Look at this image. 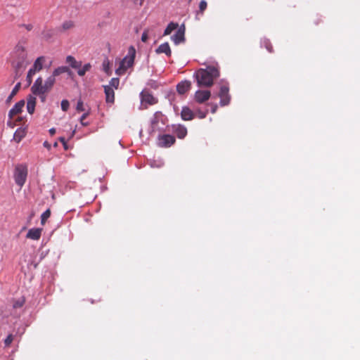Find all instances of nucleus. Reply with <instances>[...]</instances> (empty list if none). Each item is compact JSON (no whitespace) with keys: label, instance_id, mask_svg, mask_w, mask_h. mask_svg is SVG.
<instances>
[{"label":"nucleus","instance_id":"f257e3e1","mask_svg":"<svg viewBox=\"0 0 360 360\" xmlns=\"http://www.w3.org/2000/svg\"><path fill=\"white\" fill-rule=\"evenodd\" d=\"M11 65L14 69L15 79L19 78L27 65L29 64L27 61V53L25 44L19 42L14 48L11 55Z\"/></svg>","mask_w":360,"mask_h":360},{"label":"nucleus","instance_id":"f03ea898","mask_svg":"<svg viewBox=\"0 0 360 360\" xmlns=\"http://www.w3.org/2000/svg\"><path fill=\"white\" fill-rule=\"evenodd\" d=\"M219 77L218 68L212 65L206 68H200L194 74L199 87H210L214 84V81Z\"/></svg>","mask_w":360,"mask_h":360},{"label":"nucleus","instance_id":"7ed1b4c3","mask_svg":"<svg viewBox=\"0 0 360 360\" xmlns=\"http://www.w3.org/2000/svg\"><path fill=\"white\" fill-rule=\"evenodd\" d=\"M135 56L136 49L132 46H129L127 56L120 62V65L116 69L115 73L117 75H124L129 68L133 66Z\"/></svg>","mask_w":360,"mask_h":360},{"label":"nucleus","instance_id":"20e7f679","mask_svg":"<svg viewBox=\"0 0 360 360\" xmlns=\"http://www.w3.org/2000/svg\"><path fill=\"white\" fill-rule=\"evenodd\" d=\"M32 93L39 97L41 102H45L46 99V94L49 91L45 88V85L43 84V79L41 77H38L32 86L31 87Z\"/></svg>","mask_w":360,"mask_h":360},{"label":"nucleus","instance_id":"39448f33","mask_svg":"<svg viewBox=\"0 0 360 360\" xmlns=\"http://www.w3.org/2000/svg\"><path fill=\"white\" fill-rule=\"evenodd\" d=\"M27 176V168L25 165H18L15 167L14 171L15 182L20 188L25 184Z\"/></svg>","mask_w":360,"mask_h":360},{"label":"nucleus","instance_id":"423d86ee","mask_svg":"<svg viewBox=\"0 0 360 360\" xmlns=\"http://www.w3.org/2000/svg\"><path fill=\"white\" fill-rule=\"evenodd\" d=\"M229 89L227 86H221L219 92L220 98V105L221 106L227 105L230 103L231 96L229 94Z\"/></svg>","mask_w":360,"mask_h":360},{"label":"nucleus","instance_id":"0eeeda50","mask_svg":"<svg viewBox=\"0 0 360 360\" xmlns=\"http://www.w3.org/2000/svg\"><path fill=\"white\" fill-rule=\"evenodd\" d=\"M211 96V92L209 90H198L194 95V100L198 103H203L208 101Z\"/></svg>","mask_w":360,"mask_h":360},{"label":"nucleus","instance_id":"6e6552de","mask_svg":"<svg viewBox=\"0 0 360 360\" xmlns=\"http://www.w3.org/2000/svg\"><path fill=\"white\" fill-rule=\"evenodd\" d=\"M175 142V138L169 134H165L159 136L158 137V146L160 147H169L173 145Z\"/></svg>","mask_w":360,"mask_h":360},{"label":"nucleus","instance_id":"1a4fd4ad","mask_svg":"<svg viewBox=\"0 0 360 360\" xmlns=\"http://www.w3.org/2000/svg\"><path fill=\"white\" fill-rule=\"evenodd\" d=\"M46 58L44 56L38 57L34 62L32 67L29 70L30 73L35 75L37 72L42 70Z\"/></svg>","mask_w":360,"mask_h":360},{"label":"nucleus","instance_id":"9d476101","mask_svg":"<svg viewBox=\"0 0 360 360\" xmlns=\"http://www.w3.org/2000/svg\"><path fill=\"white\" fill-rule=\"evenodd\" d=\"M141 98L142 103H146L149 105H153L158 102L157 99L146 91H143L141 93Z\"/></svg>","mask_w":360,"mask_h":360},{"label":"nucleus","instance_id":"9b49d317","mask_svg":"<svg viewBox=\"0 0 360 360\" xmlns=\"http://www.w3.org/2000/svg\"><path fill=\"white\" fill-rule=\"evenodd\" d=\"M25 105V101L21 100L16 103L15 105L8 112V117L10 119H12L13 116L21 112L22 108Z\"/></svg>","mask_w":360,"mask_h":360},{"label":"nucleus","instance_id":"f8f14e48","mask_svg":"<svg viewBox=\"0 0 360 360\" xmlns=\"http://www.w3.org/2000/svg\"><path fill=\"white\" fill-rule=\"evenodd\" d=\"M191 88V82L190 81H183L177 84L176 90L179 94H184L188 91H189Z\"/></svg>","mask_w":360,"mask_h":360},{"label":"nucleus","instance_id":"ddd939ff","mask_svg":"<svg viewBox=\"0 0 360 360\" xmlns=\"http://www.w3.org/2000/svg\"><path fill=\"white\" fill-rule=\"evenodd\" d=\"M162 118H163V115L160 112H156L154 114L153 118L151 120L152 131H155L159 129L158 123L160 121H161L162 122Z\"/></svg>","mask_w":360,"mask_h":360},{"label":"nucleus","instance_id":"4468645a","mask_svg":"<svg viewBox=\"0 0 360 360\" xmlns=\"http://www.w3.org/2000/svg\"><path fill=\"white\" fill-rule=\"evenodd\" d=\"M105 100L107 103H113L115 101L114 89L110 86H104Z\"/></svg>","mask_w":360,"mask_h":360},{"label":"nucleus","instance_id":"2eb2a0df","mask_svg":"<svg viewBox=\"0 0 360 360\" xmlns=\"http://www.w3.org/2000/svg\"><path fill=\"white\" fill-rule=\"evenodd\" d=\"M171 38L175 44H179L181 42H183L184 41V29H179Z\"/></svg>","mask_w":360,"mask_h":360},{"label":"nucleus","instance_id":"dca6fc26","mask_svg":"<svg viewBox=\"0 0 360 360\" xmlns=\"http://www.w3.org/2000/svg\"><path fill=\"white\" fill-rule=\"evenodd\" d=\"M41 235V229H31L28 231L27 233V238L32 240H39Z\"/></svg>","mask_w":360,"mask_h":360},{"label":"nucleus","instance_id":"f3484780","mask_svg":"<svg viewBox=\"0 0 360 360\" xmlns=\"http://www.w3.org/2000/svg\"><path fill=\"white\" fill-rule=\"evenodd\" d=\"M155 51L157 53H165L167 56H170L172 53L169 45L167 42L160 45Z\"/></svg>","mask_w":360,"mask_h":360},{"label":"nucleus","instance_id":"a211bd4d","mask_svg":"<svg viewBox=\"0 0 360 360\" xmlns=\"http://www.w3.org/2000/svg\"><path fill=\"white\" fill-rule=\"evenodd\" d=\"M36 105V98L34 96H30L27 101V110L30 114H33L34 112Z\"/></svg>","mask_w":360,"mask_h":360},{"label":"nucleus","instance_id":"6ab92c4d","mask_svg":"<svg viewBox=\"0 0 360 360\" xmlns=\"http://www.w3.org/2000/svg\"><path fill=\"white\" fill-rule=\"evenodd\" d=\"M174 131L179 139H184L187 134L186 128L181 125L174 126Z\"/></svg>","mask_w":360,"mask_h":360},{"label":"nucleus","instance_id":"aec40b11","mask_svg":"<svg viewBox=\"0 0 360 360\" xmlns=\"http://www.w3.org/2000/svg\"><path fill=\"white\" fill-rule=\"evenodd\" d=\"M181 115L184 120H191L193 118V111L188 107L182 108Z\"/></svg>","mask_w":360,"mask_h":360},{"label":"nucleus","instance_id":"412c9836","mask_svg":"<svg viewBox=\"0 0 360 360\" xmlns=\"http://www.w3.org/2000/svg\"><path fill=\"white\" fill-rule=\"evenodd\" d=\"M26 135V131L23 128H18L14 133L13 140L19 143Z\"/></svg>","mask_w":360,"mask_h":360},{"label":"nucleus","instance_id":"4be33fe9","mask_svg":"<svg viewBox=\"0 0 360 360\" xmlns=\"http://www.w3.org/2000/svg\"><path fill=\"white\" fill-rule=\"evenodd\" d=\"M66 62L74 69L79 68L82 65V62L77 61L72 56H67Z\"/></svg>","mask_w":360,"mask_h":360},{"label":"nucleus","instance_id":"5701e85b","mask_svg":"<svg viewBox=\"0 0 360 360\" xmlns=\"http://www.w3.org/2000/svg\"><path fill=\"white\" fill-rule=\"evenodd\" d=\"M56 82V77H53L52 75L49 76L45 81L44 85L45 88L47 89L49 91L53 86L54 84Z\"/></svg>","mask_w":360,"mask_h":360},{"label":"nucleus","instance_id":"b1692460","mask_svg":"<svg viewBox=\"0 0 360 360\" xmlns=\"http://www.w3.org/2000/svg\"><path fill=\"white\" fill-rule=\"evenodd\" d=\"M69 71V68L67 67V66H60V67H58L57 68H56L53 73H52V75L53 77H57L63 73H65L66 72Z\"/></svg>","mask_w":360,"mask_h":360},{"label":"nucleus","instance_id":"393cba45","mask_svg":"<svg viewBox=\"0 0 360 360\" xmlns=\"http://www.w3.org/2000/svg\"><path fill=\"white\" fill-rule=\"evenodd\" d=\"M20 86H21V84L20 82H18L15 86V87L13 88V89L12 90L11 94L8 96V97L6 99V103H9L12 98H13L14 96L16 95V94L18 92L20 88Z\"/></svg>","mask_w":360,"mask_h":360},{"label":"nucleus","instance_id":"a878e982","mask_svg":"<svg viewBox=\"0 0 360 360\" xmlns=\"http://www.w3.org/2000/svg\"><path fill=\"white\" fill-rule=\"evenodd\" d=\"M55 35V31L53 30H45L42 32V37L45 40H49Z\"/></svg>","mask_w":360,"mask_h":360},{"label":"nucleus","instance_id":"bb28decb","mask_svg":"<svg viewBox=\"0 0 360 360\" xmlns=\"http://www.w3.org/2000/svg\"><path fill=\"white\" fill-rule=\"evenodd\" d=\"M91 68V65L90 63L85 64L82 68H78L77 74L79 76H84L86 72L89 71Z\"/></svg>","mask_w":360,"mask_h":360},{"label":"nucleus","instance_id":"cd10ccee","mask_svg":"<svg viewBox=\"0 0 360 360\" xmlns=\"http://www.w3.org/2000/svg\"><path fill=\"white\" fill-rule=\"evenodd\" d=\"M178 27V24L176 23H174V22H170L167 27H166V29L165 30V32H164V35H168L169 34H171V32L176 30Z\"/></svg>","mask_w":360,"mask_h":360},{"label":"nucleus","instance_id":"c85d7f7f","mask_svg":"<svg viewBox=\"0 0 360 360\" xmlns=\"http://www.w3.org/2000/svg\"><path fill=\"white\" fill-rule=\"evenodd\" d=\"M103 70L108 75L111 74L110 68V61L108 58H105L103 61Z\"/></svg>","mask_w":360,"mask_h":360},{"label":"nucleus","instance_id":"c756f323","mask_svg":"<svg viewBox=\"0 0 360 360\" xmlns=\"http://www.w3.org/2000/svg\"><path fill=\"white\" fill-rule=\"evenodd\" d=\"M74 27V22L71 20L65 21L62 25V29L63 30H68L72 29Z\"/></svg>","mask_w":360,"mask_h":360},{"label":"nucleus","instance_id":"7c9ffc66","mask_svg":"<svg viewBox=\"0 0 360 360\" xmlns=\"http://www.w3.org/2000/svg\"><path fill=\"white\" fill-rule=\"evenodd\" d=\"M120 84V79L118 78H112L110 81V84L108 86H110L111 88H115V89H118Z\"/></svg>","mask_w":360,"mask_h":360},{"label":"nucleus","instance_id":"2f4dec72","mask_svg":"<svg viewBox=\"0 0 360 360\" xmlns=\"http://www.w3.org/2000/svg\"><path fill=\"white\" fill-rule=\"evenodd\" d=\"M25 303V300L23 298L19 299L18 300L13 301V307L15 309L20 308L23 306Z\"/></svg>","mask_w":360,"mask_h":360},{"label":"nucleus","instance_id":"473e14b6","mask_svg":"<svg viewBox=\"0 0 360 360\" xmlns=\"http://www.w3.org/2000/svg\"><path fill=\"white\" fill-rule=\"evenodd\" d=\"M51 212L49 210H46L41 217V224H44L46 219L50 217Z\"/></svg>","mask_w":360,"mask_h":360},{"label":"nucleus","instance_id":"72a5a7b5","mask_svg":"<svg viewBox=\"0 0 360 360\" xmlns=\"http://www.w3.org/2000/svg\"><path fill=\"white\" fill-rule=\"evenodd\" d=\"M207 4L205 0L200 1L199 4V12L203 13L204 11L207 8Z\"/></svg>","mask_w":360,"mask_h":360},{"label":"nucleus","instance_id":"f704fd0d","mask_svg":"<svg viewBox=\"0 0 360 360\" xmlns=\"http://www.w3.org/2000/svg\"><path fill=\"white\" fill-rule=\"evenodd\" d=\"M69 107H70V103L68 100L65 99L61 101V109L63 111L66 112L68 110Z\"/></svg>","mask_w":360,"mask_h":360},{"label":"nucleus","instance_id":"c9c22d12","mask_svg":"<svg viewBox=\"0 0 360 360\" xmlns=\"http://www.w3.org/2000/svg\"><path fill=\"white\" fill-rule=\"evenodd\" d=\"M76 110L79 112H82V111H84L85 109L84 108V103L83 101L80 99L77 101V106H76Z\"/></svg>","mask_w":360,"mask_h":360},{"label":"nucleus","instance_id":"e433bc0d","mask_svg":"<svg viewBox=\"0 0 360 360\" xmlns=\"http://www.w3.org/2000/svg\"><path fill=\"white\" fill-rule=\"evenodd\" d=\"M13 340V335H9L7 336V338L4 340L5 346L8 347L11 344V342Z\"/></svg>","mask_w":360,"mask_h":360},{"label":"nucleus","instance_id":"4c0bfd02","mask_svg":"<svg viewBox=\"0 0 360 360\" xmlns=\"http://www.w3.org/2000/svg\"><path fill=\"white\" fill-rule=\"evenodd\" d=\"M264 46L269 51V52H270V53L273 52V46L268 40L264 41Z\"/></svg>","mask_w":360,"mask_h":360},{"label":"nucleus","instance_id":"58836bf2","mask_svg":"<svg viewBox=\"0 0 360 360\" xmlns=\"http://www.w3.org/2000/svg\"><path fill=\"white\" fill-rule=\"evenodd\" d=\"M89 113L88 112H86L84 114H83L80 118V122L82 125L84 126H86L88 124V123H86L84 122V120H85V119L86 118V117L88 116Z\"/></svg>","mask_w":360,"mask_h":360},{"label":"nucleus","instance_id":"ea45409f","mask_svg":"<svg viewBox=\"0 0 360 360\" xmlns=\"http://www.w3.org/2000/svg\"><path fill=\"white\" fill-rule=\"evenodd\" d=\"M148 30H145L143 34H142V36H141V41L143 42H146L147 40H148Z\"/></svg>","mask_w":360,"mask_h":360},{"label":"nucleus","instance_id":"a19ab883","mask_svg":"<svg viewBox=\"0 0 360 360\" xmlns=\"http://www.w3.org/2000/svg\"><path fill=\"white\" fill-rule=\"evenodd\" d=\"M34 75V74L30 73V72L28 71L27 75V77H26V80H27L28 84H30L32 83V77Z\"/></svg>","mask_w":360,"mask_h":360},{"label":"nucleus","instance_id":"79ce46f5","mask_svg":"<svg viewBox=\"0 0 360 360\" xmlns=\"http://www.w3.org/2000/svg\"><path fill=\"white\" fill-rule=\"evenodd\" d=\"M206 115H207V112H201V111H199L198 112V117L200 119H203L206 117Z\"/></svg>","mask_w":360,"mask_h":360},{"label":"nucleus","instance_id":"37998d69","mask_svg":"<svg viewBox=\"0 0 360 360\" xmlns=\"http://www.w3.org/2000/svg\"><path fill=\"white\" fill-rule=\"evenodd\" d=\"M132 1L135 5H137L139 6H142V4H143V1H144V0H132Z\"/></svg>","mask_w":360,"mask_h":360},{"label":"nucleus","instance_id":"c03bdc74","mask_svg":"<svg viewBox=\"0 0 360 360\" xmlns=\"http://www.w3.org/2000/svg\"><path fill=\"white\" fill-rule=\"evenodd\" d=\"M49 133L51 135H54L55 133H56V129L55 128H51L49 129Z\"/></svg>","mask_w":360,"mask_h":360},{"label":"nucleus","instance_id":"a18cd8bd","mask_svg":"<svg viewBox=\"0 0 360 360\" xmlns=\"http://www.w3.org/2000/svg\"><path fill=\"white\" fill-rule=\"evenodd\" d=\"M25 28L27 30H31L33 27V26L31 25V24H29V25H25Z\"/></svg>","mask_w":360,"mask_h":360},{"label":"nucleus","instance_id":"49530a36","mask_svg":"<svg viewBox=\"0 0 360 360\" xmlns=\"http://www.w3.org/2000/svg\"><path fill=\"white\" fill-rule=\"evenodd\" d=\"M217 109V105H214L213 107H212V112L214 113L216 112Z\"/></svg>","mask_w":360,"mask_h":360},{"label":"nucleus","instance_id":"de8ad7c7","mask_svg":"<svg viewBox=\"0 0 360 360\" xmlns=\"http://www.w3.org/2000/svg\"><path fill=\"white\" fill-rule=\"evenodd\" d=\"M60 141L63 143V145H65L66 144V142H65V139L64 137H60L59 139Z\"/></svg>","mask_w":360,"mask_h":360},{"label":"nucleus","instance_id":"09e8293b","mask_svg":"<svg viewBox=\"0 0 360 360\" xmlns=\"http://www.w3.org/2000/svg\"><path fill=\"white\" fill-rule=\"evenodd\" d=\"M44 146L46 148H47L48 149H49V148H50V145L48 143V142H47V141H45V142L44 143Z\"/></svg>","mask_w":360,"mask_h":360},{"label":"nucleus","instance_id":"8fccbe9b","mask_svg":"<svg viewBox=\"0 0 360 360\" xmlns=\"http://www.w3.org/2000/svg\"><path fill=\"white\" fill-rule=\"evenodd\" d=\"M66 73L68 74L69 76L72 77L73 73L69 69V71L66 72Z\"/></svg>","mask_w":360,"mask_h":360},{"label":"nucleus","instance_id":"3c124183","mask_svg":"<svg viewBox=\"0 0 360 360\" xmlns=\"http://www.w3.org/2000/svg\"><path fill=\"white\" fill-rule=\"evenodd\" d=\"M7 124H8V126L12 127H13V124L11 123V121H8V123H7Z\"/></svg>","mask_w":360,"mask_h":360},{"label":"nucleus","instance_id":"603ef678","mask_svg":"<svg viewBox=\"0 0 360 360\" xmlns=\"http://www.w3.org/2000/svg\"><path fill=\"white\" fill-rule=\"evenodd\" d=\"M63 146H64L65 149H67V148H68V147H67V143H66L65 145H63Z\"/></svg>","mask_w":360,"mask_h":360},{"label":"nucleus","instance_id":"864d4df0","mask_svg":"<svg viewBox=\"0 0 360 360\" xmlns=\"http://www.w3.org/2000/svg\"><path fill=\"white\" fill-rule=\"evenodd\" d=\"M53 146L54 147H56L58 146V143L56 142Z\"/></svg>","mask_w":360,"mask_h":360},{"label":"nucleus","instance_id":"5fc2aeb1","mask_svg":"<svg viewBox=\"0 0 360 360\" xmlns=\"http://www.w3.org/2000/svg\"><path fill=\"white\" fill-rule=\"evenodd\" d=\"M192 0H189V1H191Z\"/></svg>","mask_w":360,"mask_h":360}]
</instances>
